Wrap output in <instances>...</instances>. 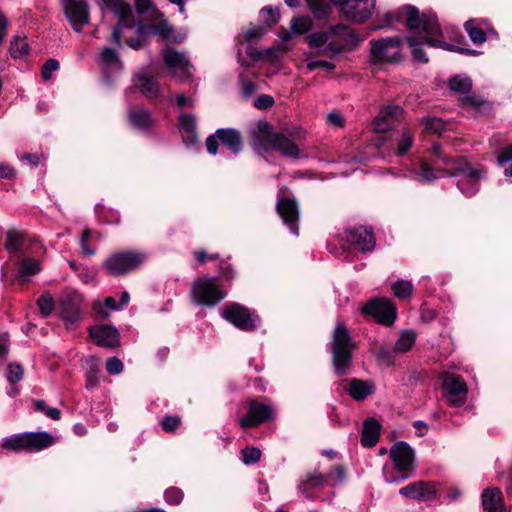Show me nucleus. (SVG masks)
<instances>
[{
    "label": "nucleus",
    "instance_id": "18",
    "mask_svg": "<svg viewBox=\"0 0 512 512\" xmlns=\"http://www.w3.org/2000/svg\"><path fill=\"white\" fill-rule=\"evenodd\" d=\"M404 110L398 105L383 107L375 117L373 124L377 133H386L403 117Z\"/></svg>",
    "mask_w": 512,
    "mask_h": 512
},
{
    "label": "nucleus",
    "instance_id": "63",
    "mask_svg": "<svg viewBox=\"0 0 512 512\" xmlns=\"http://www.w3.org/2000/svg\"><path fill=\"white\" fill-rule=\"evenodd\" d=\"M328 122L334 127H343L344 126V117L339 112L333 111L330 112L327 116Z\"/></svg>",
    "mask_w": 512,
    "mask_h": 512
},
{
    "label": "nucleus",
    "instance_id": "62",
    "mask_svg": "<svg viewBox=\"0 0 512 512\" xmlns=\"http://www.w3.org/2000/svg\"><path fill=\"white\" fill-rule=\"evenodd\" d=\"M274 104V100L269 95H260L255 101V107L258 109H267Z\"/></svg>",
    "mask_w": 512,
    "mask_h": 512
},
{
    "label": "nucleus",
    "instance_id": "20",
    "mask_svg": "<svg viewBox=\"0 0 512 512\" xmlns=\"http://www.w3.org/2000/svg\"><path fill=\"white\" fill-rule=\"evenodd\" d=\"M266 150L268 148L273 149L281 153L285 157L297 159L300 156V150L298 146L284 133H274L267 140V144H261Z\"/></svg>",
    "mask_w": 512,
    "mask_h": 512
},
{
    "label": "nucleus",
    "instance_id": "46",
    "mask_svg": "<svg viewBox=\"0 0 512 512\" xmlns=\"http://www.w3.org/2000/svg\"><path fill=\"white\" fill-rule=\"evenodd\" d=\"M23 375H24V369H23V367L19 363L12 362V363L8 364V366H7V380L11 384L18 383L23 378Z\"/></svg>",
    "mask_w": 512,
    "mask_h": 512
},
{
    "label": "nucleus",
    "instance_id": "23",
    "mask_svg": "<svg viewBox=\"0 0 512 512\" xmlns=\"http://www.w3.org/2000/svg\"><path fill=\"white\" fill-rule=\"evenodd\" d=\"M133 84L149 100L157 99L160 96L158 81L151 75L141 72L134 76Z\"/></svg>",
    "mask_w": 512,
    "mask_h": 512
},
{
    "label": "nucleus",
    "instance_id": "9",
    "mask_svg": "<svg viewBox=\"0 0 512 512\" xmlns=\"http://www.w3.org/2000/svg\"><path fill=\"white\" fill-rule=\"evenodd\" d=\"M162 56L171 76L178 78L180 81H186L190 78L191 65L184 53L167 46L162 50Z\"/></svg>",
    "mask_w": 512,
    "mask_h": 512
},
{
    "label": "nucleus",
    "instance_id": "59",
    "mask_svg": "<svg viewBox=\"0 0 512 512\" xmlns=\"http://www.w3.org/2000/svg\"><path fill=\"white\" fill-rule=\"evenodd\" d=\"M316 68H323V69L331 72L335 69V64L332 62L325 61V60L311 61L307 64V69L309 71H313Z\"/></svg>",
    "mask_w": 512,
    "mask_h": 512
},
{
    "label": "nucleus",
    "instance_id": "24",
    "mask_svg": "<svg viewBox=\"0 0 512 512\" xmlns=\"http://www.w3.org/2000/svg\"><path fill=\"white\" fill-rule=\"evenodd\" d=\"M481 499L485 512H507L503 503L502 492L499 488L491 487L484 489Z\"/></svg>",
    "mask_w": 512,
    "mask_h": 512
},
{
    "label": "nucleus",
    "instance_id": "28",
    "mask_svg": "<svg viewBox=\"0 0 512 512\" xmlns=\"http://www.w3.org/2000/svg\"><path fill=\"white\" fill-rule=\"evenodd\" d=\"M17 265V280L19 283H26L29 278L36 275L41 270L40 262L32 258H21L16 262Z\"/></svg>",
    "mask_w": 512,
    "mask_h": 512
},
{
    "label": "nucleus",
    "instance_id": "44",
    "mask_svg": "<svg viewBox=\"0 0 512 512\" xmlns=\"http://www.w3.org/2000/svg\"><path fill=\"white\" fill-rule=\"evenodd\" d=\"M407 43L410 47H412V56L415 60L421 62V63H427L428 58L426 57L423 49L419 47V44L425 43L423 38H421V41L418 42L417 38L415 37H407L406 38Z\"/></svg>",
    "mask_w": 512,
    "mask_h": 512
},
{
    "label": "nucleus",
    "instance_id": "33",
    "mask_svg": "<svg viewBox=\"0 0 512 512\" xmlns=\"http://www.w3.org/2000/svg\"><path fill=\"white\" fill-rule=\"evenodd\" d=\"M26 240V234L18 229H9L6 233L5 248L10 252H18L22 249Z\"/></svg>",
    "mask_w": 512,
    "mask_h": 512
},
{
    "label": "nucleus",
    "instance_id": "8",
    "mask_svg": "<svg viewBox=\"0 0 512 512\" xmlns=\"http://www.w3.org/2000/svg\"><path fill=\"white\" fill-rule=\"evenodd\" d=\"M364 315L372 316L378 323L390 326L396 318V307L388 298H375L362 307Z\"/></svg>",
    "mask_w": 512,
    "mask_h": 512
},
{
    "label": "nucleus",
    "instance_id": "17",
    "mask_svg": "<svg viewBox=\"0 0 512 512\" xmlns=\"http://www.w3.org/2000/svg\"><path fill=\"white\" fill-rule=\"evenodd\" d=\"M89 336L97 346L116 348L120 345L119 332L110 325H97L89 328Z\"/></svg>",
    "mask_w": 512,
    "mask_h": 512
},
{
    "label": "nucleus",
    "instance_id": "51",
    "mask_svg": "<svg viewBox=\"0 0 512 512\" xmlns=\"http://www.w3.org/2000/svg\"><path fill=\"white\" fill-rule=\"evenodd\" d=\"M413 144V135L408 130H403L398 143V154L404 155Z\"/></svg>",
    "mask_w": 512,
    "mask_h": 512
},
{
    "label": "nucleus",
    "instance_id": "16",
    "mask_svg": "<svg viewBox=\"0 0 512 512\" xmlns=\"http://www.w3.org/2000/svg\"><path fill=\"white\" fill-rule=\"evenodd\" d=\"M390 458L399 472H410L413 470L414 451L404 441L396 442L390 449Z\"/></svg>",
    "mask_w": 512,
    "mask_h": 512
},
{
    "label": "nucleus",
    "instance_id": "36",
    "mask_svg": "<svg viewBox=\"0 0 512 512\" xmlns=\"http://www.w3.org/2000/svg\"><path fill=\"white\" fill-rule=\"evenodd\" d=\"M464 28L473 43L482 44L486 41V33L475 25V20L467 21Z\"/></svg>",
    "mask_w": 512,
    "mask_h": 512
},
{
    "label": "nucleus",
    "instance_id": "41",
    "mask_svg": "<svg viewBox=\"0 0 512 512\" xmlns=\"http://www.w3.org/2000/svg\"><path fill=\"white\" fill-rule=\"evenodd\" d=\"M424 130L428 133L439 134L445 127V123L441 118L424 117L421 119Z\"/></svg>",
    "mask_w": 512,
    "mask_h": 512
},
{
    "label": "nucleus",
    "instance_id": "2",
    "mask_svg": "<svg viewBox=\"0 0 512 512\" xmlns=\"http://www.w3.org/2000/svg\"><path fill=\"white\" fill-rule=\"evenodd\" d=\"M355 344L347 327L343 323H337L331 342L333 367L338 375L348 373L352 363V354Z\"/></svg>",
    "mask_w": 512,
    "mask_h": 512
},
{
    "label": "nucleus",
    "instance_id": "39",
    "mask_svg": "<svg viewBox=\"0 0 512 512\" xmlns=\"http://www.w3.org/2000/svg\"><path fill=\"white\" fill-rule=\"evenodd\" d=\"M392 291L399 299H407L412 294V284L406 280H398L392 284Z\"/></svg>",
    "mask_w": 512,
    "mask_h": 512
},
{
    "label": "nucleus",
    "instance_id": "29",
    "mask_svg": "<svg viewBox=\"0 0 512 512\" xmlns=\"http://www.w3.org/2000/svg\"><path fill=\"white\" fill-rule=\"evenodd\" d=\"M276 209L284 222L294 230V225L298 220V210L295 201L289 198H282L278 201Z\"/></svg>",
    "mask_w": 512,
    "mask_h": 512
},
{
    "label": "nucleus",
    "instance_id": "3",
    "mask_svg": "<svg viewBox=\"0 0 512 512\" xmlns=\"http://www.w3.org/2000/svg\"><path fill=\"white\" fill-rule=\"evenodd\" d=\"M147 254L138 250L119 251L110 254L102 263V269L113 277L125 276L139 269L146 261Z\"/></svg>",
    "mask_w": 512,
    "mask_h": 512
},
{
    "label": "nucleus",
    "instance_id": "53",
    "mask_svg": "<svg viewBox=\"0 0 512 512\" xmlns=\"http://www.w3.org/2000/svg\"><path fill=\"white\" fill-rule=\"evenodd\" d=\"M35 407L39 411H43L49 418L53 420H59L61 412L57 408L47 407L43 400H38L35 403Z\"/></svg>",
    "mask_w": 512,
    "mask_h": 512
},
{
    "label": "nucleus",
    "instance_id": "10",
    "mask_svg": "<svg viewBox=\"0 0 512 512\" xmlns=\"http://www.w3.org/2000/svg\"><path fill=\"white\" fill-rule=\"evenodd\" d=\"M218 141L234 153H238L242 148V137L236 129L221 128L217 129L215 134L210 135L205 141L207 151L210 154L215 155L217 153Z\"/></svg>",
    "mask_w": 512,
    "mask_h": 512
},
{
    "label": "nucleus",
    "instance_id": "25",
    "mask_svg": "<svg viewBox=\"0 0 512 512\" xmlns=\"http://www.w3.org/2000/svg\"><path fill=\"white\" fill-rule=\"evenodd\" d=\"M61 318L66 322L68 329L73 328L75 323L80 319V300L78 297L68 298L61 302Z\"/></svg>",
    "mask_w": 512,
    "mask_h": 512
},
{
    "label": "nucleus",
    "instance_id": "40",
    "mask_svg": "<svg viewBox=\"0 0 512 512\" xmlns=\"http://www.w3.org/2000/svg\"><path fill=\"white\" fill-rule=\"evenodd\" d=\"M29 46L26 38L16 37L10 45V53L13 58H21L28 54Z\"/></svg>",
    "mask_w": 512,
    "mask_h": 512
},
{
    "label": "nucleus",
    "instance_id": "37",
    "mask_svg": "<svg viewBox=\"0 0 512 512\" xmlns=\"http://www.w3.org/2000/svg\"><path fill=\"white\" fill-rule=\"evenodd\" d=\"M148 29L150 32L161 36L165 40H170L174 33V29L169 25L167 20L152 24Z\"/></svg>",
    "mask_w": 512,
    "mask_h": 512
},
{
    "label": "nucleus",
    "instance_id": "56",
    "mask_svg": "<svg viewBox=\"0 0 512 512\" xmlns=\"http://www.w3.org/2000/svg\"><path fill=\"white\" fill-rule=\"evenodd\" d=\"M262 14L264 17V21L268 24V26H273L278 22L279 12L276 9L271 7H265L262 9Z\"/></svg>",
    "mask_w": 512,
    "mask_h": 512
},
{
    "label": "nucleus",
    "instance_id": "54",
    "mask_svg": "<svg viewBox=\"0 0 512 512\" xmlns=\"http://www.w3.org/2000/svg\"><path fill=\"white\" fill-rule=\"evenodd\" d=\"M106 370L110 375H116L122 372L123 363L117 357H111L106 361Z\"/></svg>",
    "mask_w": 512,
    "mask_h": 512
},
{
    "label": "nucleus",
    "instance_id": "26",
    "mask_svg": "<svg viewBox=\"0 0 512 512\" xmlns=\"http://www.w3.org/2000/svg\"><path fill=\"white\" fill-rule=\"evenodd\" d=\"M330 478V473L324 475L318 471L309 472L306 474L305 478L299 483V491L306 497H310L309 491L311 489L323 488L324 486L329 485Z\"/></svg>",
    "mask_w": 512,
    "mask_h": 512
},
{
    "label": "nucleus",
    "instance_id": "6",
    "mask_svg": "<svg viewBox=\"0 0 512 512\" xmlns=\"http://www.w3.org/2000/svg\"><path fill=\"white\" fill-rule=\"evenodd\" d=\"M226 296L216 278H198L191 286L192 300L204 306H214Z\"/></svg>",
    "mask_w": 512,
    "mask_h": 512
},
{
    "label": "nucleus",
    "instance_id": "7",
    "mask_svg": "<svg viewBox=\"0 0 512 512\" xmlns=\"http://www.w3.org/2000/svg\"><path fill=\"white\" fill-rule=\"evenodd\" d=\"M443 394L452 406H461L466 402L468 388L465 380L448 372L441 375Z\"/></svg>",
    "mask_w": 512,
    "mask_h": 512
},
{
    "label": "nucleus",
    "instance_id": "42",
    "mask_svg": "<svg viewBox=\"0 0 512 512\" xmlns=\"http://www.w3.org/2000/svg\"><path fill=\"white\" fill-rule=\"evenodd\" d=\"M462 106H471L477 110H487L491 108L489 102L476 95H467L461 98Z\"/></svg>",
    "mask_w": 512,
    "mask_h": 512
},
{
    "label": "nucleus",
    "instance_id": "38",
    "mask_svg": "<svg viewBox=\"0 0 512 512\" xmlns=\"http://www.w3.org/2000/svg\"><path fill=\"white\" fill-rule=\"evenodd\" d=\"M449 88L459 93H468L472 88V82L468 77L455 76L449 81Z\"/></svg>",
    "mask_w": 512,
    "mask_h": 512
},
{
    "label": "nucleus",
    "instance_id": "55",
    "mask_svg": "<svg viewBox=\"0 0 512 512\" xmlns=\"http://www.w3.org/2000/svg\"><path fill=\"white\" fill-rule=\"evenodd\" d=\"M328 40L326 33H313L307 37V42L310 47L317 48L323 46Z\"/></svg>",
    "mask_w": 512,
    "mask_h": 512
},
{
    "label": "nucleus",
    "instance_id": "49",
    "mask_svg": "<svg viewBox=\"0 0 512 512\" xmlns=\"http://www.w3.org/2000/svg\"><path fill=\"white\" fill-rule=\"evenodd\" d=\"M311 23L308 17H297L292 20L291 30L296 34H304L310 30Z\"/></svg>",
    "mask_w": 512,
    "mask_h": 512
},
{
    "label": "nucleus",
    "instance_id": "60",
    "mask_svg": "<svg viewBox=\"0 0 512 512\" xmlns=\"http://www.w3.org/2000/svg\"><path fill=\"white\" fill-rule=\"evenodd\" d=\"M194 256L197 262L201 265L205 264L207 261H215L219 259V254H208L205 250H198L194 252Z\"/></svg>",
    "mask_w": 512,
    "mask_h": 512
},
{
    "label": "nucleus",
    "instance_id": "19",
    "mask_svg": "<svg viewBox=\"0 0 512 512\" xmlns=\"http://www.w3.org/2000/svg\"><path fill=\"white\" fill-rule=\"evenodd\" d=\"M399 493L408 499L431 501L437 498L434 483L417 481L400 489Z\"/></svg>",
    "mask_w": 512,
    "mask_h": 512
},
{
    "label": "nucleus",
    "instance_id": "22",
    "mask_svg": "<svg viewBox=\"0 0 512 512\" xmlns=\"http://www.w3.org/2000/svg\"><path fill=\"white\" fill-rule=\"evenodd\" d=\"M347 241L363 252L374 249L375 239L371 229L359 227L346 231Z\"/></svg>",
    "mask_w": 512,
    "mask_h": 512
},
{
    "label": "nucleus",
    "instance_id": "14",
    "mask_svg": "<svg viewBox=\"0 0 512 512\" xmlns=\"http://www.w3.org/2000/svg\"><path fill=\"white\" fill-rule=\"evenodd\" d=\"M222 316L231 324L244 331L256 328V323L250 310L240 304H231L222 313Z\"/></svg>",
    "mask_w": 512,
    "mask_h": 512
},
{
    "label": "nucleus",
    "instance_id": "13",
    "mask_svg": "<svg viewBox=\"0 0 512 512\" xmlns=\"http://www.w3.org/2000/svg\"><path fill=\"white\" fill-rule=\"evenodd\" d=\"M66 17L74 31L80 32L89 22L88 5L84 0H62Z\"/></svg>",
    "mask_w": 512,
    "mask_h": 512
},
{
    "label": "nucleus",
    "instance_id": "27",
    "mask_svg": "<svg viewBox=\"0 0 512 512\" xmlns=\"http://www.w3.org/2000/svg\"><path fill=\"white\" fill-rule=\"evenodd\" d=\"M128 119L132 126L143 130L151 128L155 122L151 112L140 106L129 110Z\"/></svg>",
    "mask_w": 512,
    "mask_h": 512
},
{
    "label": "nucleus",
    "instance_id": "48",
    "mask_svg": "<svg viewBox=\"0 0 512 512\" xmlns=\"http://www.w3.org/2000/svg\"><path fill=\"white\" fill-rule=\"evenodd\" d=\"M439 170H442L441 168L435 170L432 166H430L427 162L422 161L420 163V176L422 179L426 182H431L438 177L442 176L441 172Z\"/></svg>",
    "mask_w": 512,
    "mask_h": 512
},
{
    "label": "nucleus",
    "instance_id": "5",
    "mask_svg": "<svg viewBox=\"0 0 512 512\" xmlns=\"http://www.w3.org/2000/svg\"><path fill=\"white\" fill-rule=\"evenodd\" d=\"M403 39L399 36L370 40V60L374 64H392L401 59Z\"/></svg>",
    "mask_w": 512,
    "mask_h": 512
},
{
    "label": "nucleus",
    "instance_id": "64",
    "mask_svg": "<svg viewBox=\"0 0 512 512\" xmlns=\"http://www.w3.org/2000/svg\"><path fill=\"white\" fill-rule=\"evenodd\" d=\"M512 160V145L502 150L498 156V163L500 165Z\"/></svg>",
    "mask_w": 512,
    "mask_h": 512
},
{
    "label": "nucleus",
    "instance_id": "12",
    "mask_svg": "<svg viewBox=\"0 0 512 512\" xmlns=\"http://www.w3.org/2000/svg\"><path fill=\"white\" fill-rule=\"evenodd\" d=\"M103 2L121 16L119 22L112 28L111 33V41L120 48L122 46L121 39L124 35V30L131 29L134 26L133 21L127 18L130 12L129 6L124 4L122 0H103Z\"/></svg>",
    "mask_w": 512,
    "mask_h": 512
},
{
    "label": "nucleus",
    "instance_id": "32",
    "mask_svg": "<svg viewBox=\"0 0 512 512\" xmlns=\"http://www.w3.org/2000/svg\"><path fill=\"white\" fill-rule=\"evenodd\" d=\"M178 123L180 129L187 134V137L190 139L191 143H196L197 141V122L196 117L190 113H182L178 117Z\"/></svg>",
    "mask_w": 512,
    "mask_h": 512
},
{
    "label": "nucleus",
    "instance_id": "1",
    "mask_svg": "<svg viewBox=\"0 0 512 512\" xmlns=\"http://www.w3.org/2000/svg\"><path fill=\"white\" fill-rule=\"evenodd\" d=\"M385 17L388 25L392 24L394 21H401L404 19L409 29H420L429 35L427 37H423L426 44L432 47L448 50L449 43L430 37L441 35V28L436 15L428 13L420 14L416 7L405 6L397 13H387Z\"/></svg>",
    "mask_w": 512,
    "mask_h": 512
},
{
    "label": "nucleus",
    "instance_id": "34",
    "mask_svg": "<svg viewBox=\"0 0 512 512\" xmlns=\"http://www.w3.org/2000/svg\"><path fill=\"white\" fill-rule=\"evenodd\" d=\"M98 64L102 69L120 67L121 60L118 52L110 47H104L99 55Z\"/></svg>",
    "mask_w": 512,
    "mask_h": 512
},
{
    "label": "nucleus",
    "instance_id": "52",
    "mask_svg": "<svg viewBox=\"0 0 512 512\" xmlns=\"http://www.w3.org/2000/svg\"><path fill=\"white\" fill-rule=\"evenodd\" d=\"M165 500L172 505H178L183 500V492L176 487L168 488L165 491Z\"/></svg>",
    "mask_w": 512,
    "mask_h": 512
},
{
    "label": "nucleus",
    "instance_id": "45",
    "mask_svg": "<svg viewBox=\"0 0 512 512\" xmlns=\"http://www.w3.org/2000/svg\"><path fill=\"white\" fill-rule=\"evenodd\" d=\"M93 235H95L97 238H100V234L94 233L90 228H85L83 230V233H82V236L80 239V246L82 248V253L86 256H92L96 252L95 248H90L88 245V242L92 238Z\"/></svg>",
    "mask_w": 512,
    "mask_h": 512
},
{
    "label": "nucleus",
    "instance_id": "47",
    "mask_svg": "<svg viewBox=\"0 0 512 512\" xmlns=\"http://www.w3.org/2000/svg\"><path fill=\"white\" fill-rule=\"evenodd\" d=\"M181 424V418L176 415H167L165 416L161 422L160 426L164 432L174 433L179 428Z\"/></svg>",
    "mask_w": 512,
    "mask_h": 512
},
{
    "label": "nucleus",
    "instance_id": "15",
    "mask_svg": "<svg viewBox=\"0 0 512 512\" xmlns=\"http://www.w3.org/2000/svg\"><path fill=\"white\" fill-rule=\"evenodd\" d=\"M375 0H346L342 12L346 19L362 23L372 16Z\"/></svg>",
    "mask_w": 512,
    "mask_h": 512
},
{
    "label": "nucleus",
    "instance_id": "21",
    "mask_svg": "<svg viewBox=\"0 0 512 512\" xmlns=\"http://www.w3.org/2000/svg\"><path fill=\"white\" fill-rule=\"evenodd\" d=\"M441 161L445 167L442 170H439L442 176L465 174L474 179H478L480 176L479 171L470 167L463 157L452 158L449 156H443L441 157Z\"/></svg>",
    "mask_w": 512,
    "mask_h": 512
},
{
    "label": "nucleus",
    "instance_id": "43",
    "mask_svg": "<svg viewBox=\"0 0 512 512\" xmlns=\"http://www.w3.org/2000/svg\"><path fill=\"white\" fill-rule=\"evenodd\" d=\"M241 454L242 461L246 465H251L259 462L262 455L260 449L254 446H247L243 448Z\"/></svg>",
    "mask_w": 512,
    "mask_h": 512
},
{
    "label": "nucleus",
    "instance_id": "35",
    "mask_svg": "<svg viewBox=\"0 0 512 512\" xmlns=\"http://www.w3.org/2000/svg\"><path fill=\"white\" fill-rule=\"evenodd\" d=\"M416 340V334L413 331L403 332L396 341L393 352L405 353L413 347Z\"/></svg>",
    "mask_w": 512,
    "mask_h": 512
},
{
    "label": "nucleus",
    "instance_id": "31",
    "mask_svg": "<svg viewBox=\"0 0 512 512\" xmlns=\"http://www.w3.org/2000/svg\"><path fill=\"white\" fill-rule=\"evenodd\" d=\"M380 423L375 419H368L363 424L361 443L364 447H373L380 436Z\"/></svg>",
    "mask_w": 512,
    "mask_h": 512
},
{
    "label": "nucleus",
    "instance_id": "50",
    "mask_svg": "<svg viewBox=\"0 0 512 512\" xmlns=\"http://www.w3.org/2000/svg\"><path fill=\"white\" fill-rule=\"evenodd\" d=\"M37 305L43 316H48L54 309V300L49 294L41 295L37 300Z\"/></svg>",
    "mask_w": 512,
    "mask_h": 512
},
{
    "label": "nucleus",
    "instance_id": "61",
    "mask_svg": "<svg viewBox=\"0 0 512 512\" xmlns=\"http://www.w3.org/2000/svg\"><path fill=\"white\" fill-rule=\"evenodd\" d=\"M9 334L0 333V358H6L9 352Z\"/></svg>",
    "mask_w": 512,
    "mask_h": 512
},
{
    "label": "nucleus",
    "instance_id": "11",
    "mask_svg": "<svg viewBox=\"0 0 512 512\" xmlns=\"http://www.w3.org/2000/svg\"><path fill=\"white\" fill-rule=\"evenodd\" d=\"M274 418V410L272 406L261 403L255 399L248 402V412L239 419V425L242 429L255 428L264 422Z\"/></svg>",
    "mask_w": 512,
    "mask_h": 512
},
{
    "label": "nucleus",
    "instance_id": "4",
    "mask_svg": "<svg viewBox=\"0 0 512 512\" xmlns=\"http://www.w3.org/2000/svg\"><path fill=\"white\" fill-rule=\"evenodd\" d=\"M54 440L47 432L20 433L3 439L1 447L10 452H35L51 446Z\"/></svg>",
    "mask_w": 512,
    "mask_h": 512
},
{
    "label": "nucleus",
    "instance_id": "30",
    "mask_svg": "<svg viewBox=\"0 0 512 512\" xmlns=\"http://www.w3.org/2000/svg\"><path fill=\"white\" fill-rule=\"evenodd\" d=\"M375 390V386L372 382L364 381L360 379H351L347 392L356 401H362L367 396L371 395Z\"/></svg>",
    "mask_w": 512,
    "mask_h": 512
},
{
    "label": "nucleus",
    "instance_id": "57",
    "mask_svg": "<svg viewBox=\"0 0 512 512\" xmlns=\"http://www.w3.org/2000/svg\"><path fill=\"white\" fill-rule=\"evenodd\" d=\"M144 32V27L142 25H139L137 27V37L136 38H128L126 39V44L131 47L132 49L138 50L140 49L144 44V38L141 36Z\"/></svg>",
    "mask_w": 512,
    "mask_h": 512
},
{
    "label": "nucleus",
    "instance_id": "58",
    "mask_svg": "<svg viewBox=\"0 0 512 512\" xmlns=\"http://www.w3.org/2000/svg\"><path fill=\"white\" fill-rule=\"evenodd\" d=\"M59 68V62L56 59H48L42 69V77L44 80L51 78V73Z\"/></svg>",
    "mask_w": 512,
    "mask_h": 512
}]
</instances>
